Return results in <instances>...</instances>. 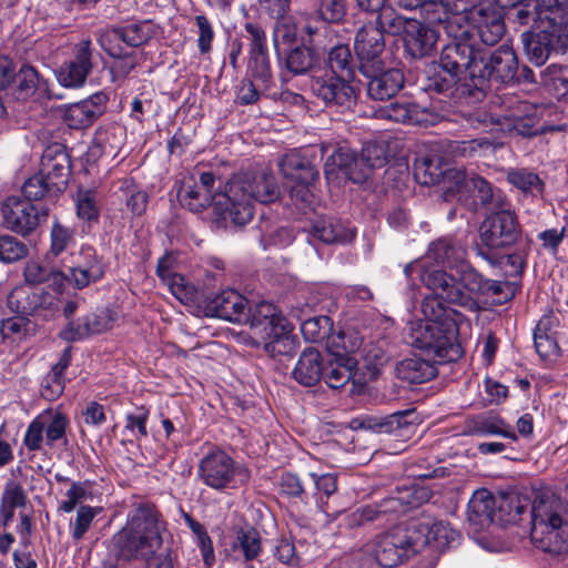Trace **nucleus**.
Segmentation results:
<instances>
[{
  "label": "nucleus",
  "instance_id": "23",
  "mask_svg": "<svg viewBox=\"0 0 568 568\" xmlns=\"http://www.w3.org/2000/svg\"><path fill=\"white\" fill-rule=\"evenodd\" d=\"M368 79L367 93L371 99L384 101L394 98L404 87V74L399 69H385L384 62L374 65L373 71L362 72Z\"/></svg>",
  "mask_w": 568,
  "mask_h": 568
},
{
  "label": "nucleus",
  "instance_id": "37",
  "mask_svg": "<svg viewBox=\"0 0 568 568\" xmlns=\"http://www.w3.org/2000/svg\"><path fill=\"white\" fill-rule=\"evenodd\" d=\"M324 358L315 348L302 352L293 369L294 379L303 386H314L323 376Z\"/></svg>",
  "mask_w": 568,
  "mask_h": 568
},
{
  "label": "nucleus",
  "instance_id": "57",
  "mask_svg": "<svg viewBox=\"0 0 568 568\" xmlns=\"http://www.w3.org/2000/svg\"><path fill=\"white\" fill-rule=\"evenodd\" d=\"M315 485V497L318 507L326 514L329 513L328 499L337 493V477L334 474L316 476L311 474Z\"/></svg>",
  "mask_w": 568,
  "mask_h": 568
},
{
  "label": "nucleus",
  "instance_id": "64",
  "mask_svg": "<svg viewBox=\"0 0 568 568\" xmlns=\"http://www.w3.org/2000/svg\"><path fill=\"white\" fill-rule=\"evenodd\" d=\"M149 419V409L140 406L134 412L125 415V430L130 432L136 440L148 437L146 423Z\"/></svg>",
  "mask_w": 568,
  "mask_h": 568
},
{
  "label": "nucleus",
  "instance_id": "39",
  "mask_svg": "<svg viewBox=\"0 0 568 568\" xmlns=\"http://www.w3.org/2000/svg\"><path fill=\"white\" fill-rule=\"evenodd\" d=\"M435 362L433 358L426 359L417 356L405 358L396 364V376L412 384L425 383L437 375Z\"/></svg>",
  "mask_w": 568,
  "mask_h": 568
},
{
  "label": "nucleus",
  "instance_id": "58",
  "mask_svg": "<svg viewBox=\"0 0 568 568\" xmlns=\"http://www.w3.org/2000/svg\"><path fill=\"white\" fill-rule=\"evenodd\" d=\"M315 13L324 22L338 23L347 11L346 0H315Z\"/></svg>",
  "mask_w": 568,
  "mask_h": 568
},
{
  "label": "nucleus",
  "instance_id": "61",
  "mask_svg": "<svg viewBox=\"0 0 568 568\" xmlns=\"http://www.w3.org/2000/svg\"><path fill=\"white\" fill-rule=\"evenodd\" d=\"M97 119L94 111L84 101L70 105L65 112V121L73 129L87 128Z\"/></svg>",
  "mask_w": 568,
  "mask_h": 568
},
{
  "label": "nucleus",
  "instance_id": "43",
  "mask_svg": "<svg viewBox=\"0 0 568 568\" xmlns=\"http://www.w3.org/2000/svg\"><path fill=\"white\" fill-rule=\"evenodd\" d=\"M496 141L489 138H476L467 141L447 140L443 143L445 152L452 158H471L485 155L495 150Z\"/></svg>",
  "mask_w": 568,
  "mask_h": 568
},
{
  "label": "nucleus",
  "instance_id": "47",
  "mask_svg": "<svg viewBox=\"0 0 568 568\" xmlns=\"http://www.w3.org/2000/svg\"><path fill=\"white\" fill-rule=\"evenodd\" d=\"M16 85L11 88V95L18 101H26L33 97L40 84V74L29 65L23 64L17 70Z\"/></svg>",
  "mask_w": 568,
  "mask_h": 568
},
{
  "label": "nucleus",
  "instance_id": "11",
  "mask_svg": "<svg viewBox=\"0 0 568 568\" xmlns=\"http://www.w3.org/2000/svg\"><path fill=\"white\" fill-rule=\"evenodd\" d=\"M153 36L148 21L131 23L106 30L100 36L99 42L102 49L112 58L128 59L131 54L122 45L136 48L148 42Z\"/></svg>",
  "mask_w": 568,
  "mask_h": 568
},
{
  "label": "nucleus",
  "instance_id": "17",
  "mask_svg": "<svg viewBox=\"0 0 568 568\" xmlns=\"http://www.w3.org/2000/svg\"><path fill=\"white\" fill-rule=\"evenodd\" d=\"M469 13L481 42L486 45L497 44L506 31L500 10L490 2H480L471 6Z\"/></svg>",
  "mask_w": 568,
  "mask_h": 568
},
{
  "label": "nucleus",
  "instance_id": "3",
  "mask_svg": "<svg viewBox=\"0 0 568 568\" xmlns=\"http://www.w3.org/2000/svg\"><path fill=\"white\" fill-rule=\"evenodd\" d=\"M530 538L540 550L554 555L568 551V523L556 500L537 499L531 506Z\"/></svg>",
  "mask_w": 568,
  "mask_h": 568
},
{
  "label": "nucleus",
  "instance_id": "13",
  "mask_svg": "<svg viewBox=\"0 0 568 568\" xmlns=\"http://www.w3.org/2000/svg\"><path fill=\"white\" fill-rule=\"evenodd\" d=\"M467 121L470 126L487 132L503 131L523 136H532L539 132L537 118L528 113L525 115L511 113L503 118H496L487 112L478 111L470 114Z\"/></svg>",
  "mask_w": 568,
  "mask_h": 568
},
{
  "label": "nucleus",
  "instance_id": "53",
  "mask_svg": "<svg viewBox=\"0 0 568 568\" xmlns=\"http://www.w3.org/2000/svg\"><path fill=\"white\" fill-rule=\"evenodd\" d=\"M22 193L28 202L31 203V201L53 199L62 192L54 190L51 186V182L39 171L23 183Z\"/></svg>",
  "mask_w": 568,
  "mask_h": 568
},
{
  "label": "nucleus",
  "instance_id": "41",
  "mask_svg": "<svg viewBox=\"0 0 568 568\" xmlns=\"http://www.w3.org/2000/svg\"><path fill=\"white\" fill-rule=\"evenodd\" d=\"M397 504V499L387 498L381 504L361 506L344 516L345 525L348 528H356L379 520L387 513L396 511Z\"/></svg>",
  "mask_w": 568,
  "mask_h": 568
},
{
  "label": "nucleus",
  "instance_id": "33",
  "mask_svg": "<svg viewBox=\"0 0 568 568\" xmlns=\"http://www.w3.org/2000/svg\"><path fill=\"white\" fill-rule=\"evenodd\" d=\"M224 192L219 194H211L203 189H200L194 176H186L182 180L181 186L178 191V196L181 204L187 207L192 212H201L211 204L214 205V210L217 215L221 216V212L217 209L216 202Z\"/></svg>",
  "mask_w": 568,
  "mask_h": 568
},
{
  "label": "nucleus",
  "instance_id": "18",
  "mask_svg": "<svg viewBox=\"0 0 568 568\" xmlns=\"http://www.w3.org/2000/svg\"><path fill=\"white\" fill-rule=\"evenodd\" d=\"M354 48L361 61L359 71L371 72L374 65L384 62V34L373 23L364 24L356 33Z\"/></svg>",
  "mask_w": 568,
  "mask_h": 568
},
{
  "label": "nucleus",
  "instance_id": "24",
  "mask_svg": "<svg viewBox=\"0 0 568 568\" xmlns=\"http://www.w3.org/2000/svg\"><path fill=\"white\" fill-rule=\"evenodd\" d=\"M402 39L405 51L413 59H423L435 51L439 32L430 24L413 19Z\"/></svg>",
  "mask_w": 568,
  "mask_h": 568
},
{
  "label": "nucleus",
  "instance_id": "21",
  "mask_svg": "<svg viewBox=\"0 0 568 568\" xmlns=\"http://www.w3.org/2000/svg\"><path fill=\"white\" fill-rule=\"evenodd\" d=\"M92 69L91 41L85 39L75 45L73 59L61 65L57 78L65 88H79L84 84Z\"/></svg>",
  "mask_w": 568,
  "mask_h": 568
},
{
  "label": "nucleus",
  "instance_id": "5",
  "mask_svg": "<svg viewBox=\"0 0 568 568\" xmlns=\"http://www.w3.org/2000/svg\"><path fill=\"white\" fill-rule=\"evenodd\" d=\"M523 235L521 225L518 216L510 209L509 203L488 214L479 226L478 255L493 262L489 252L507 250L516 245Z\"/></svg>",
  "mask_w": 568,
  "mask_h": 568
},
{
  "label": "nucleus",
  "instance_id": "15",
  "mask_svg": "<svg viewBox=\"0 0 568 568\" xmlns=\"http://www.w3.org/2000/svg\"><path fill=\"white\" fill-rule=\"evenodd\" d=\"M197 475L206 486L215 490L226 489L235 479V462L224 450L214 449L200 460Z\"/></svg>",
  "mask_w": 568,
  "mask_h": 568
},
{
  "label": "nucleus",
  "instance_id": "4",
  "mask_svg": "<svg viewBox=\"0 0 568 568\" xmlns=\"http://www.w3.org/2000/svg\"><path fill=\"white\" fill-rule=\"evenodd\" d=\"M481 48L473 42H448L440 51L439 67L444 75L435 80L434 85L438 92H445L457 82L469 79L474 85Z\"/></svg>",
  "mask_w": 568,
  "mask_h": 568
},
{
  "label": "nucleus",
  "instance_id": "14",
  "mask_svg": "<svg viewBox=\"0 0 568 568\" xmlns=\"http://www.w3.org/2000/svg\"><path fill=\"white\" fill-rule=\"evenodd\" d=\"M3 220L11 231L28 235L47 222L49 210L37 207L28 201L9 197L2 206Z\"/></svg>",
  "mask_w": 568,
  "mask_h": 568
},
{
  "label": "nucleus",
  "instance_id": "46",
  "mask_svg": "<svg viewBox=\"0 0 568 568\" xmlns=\"http://www.w3.org/2000/svg\"><path fill=\"white\" fill-rule=\"evenodd\" d=\"M454 272L456 273L458 284L460 285L464 295L470 300H476L475 296L483 294V290L486 285V278H484V276L469 263L464 261L457 264Z\"/></svg>",
  "mask_w": 568,
  "mask_h": 568
},
{
  "label": "nucleus",
  "instance_id": "40",
  "mask_svg": "<svg viewBox=\"0 0 568 568\" xmlns=\"http://www.w3.org/2000/svg\"><path fill=\"white\" fill-rule=\"evenodd\" d=\"M471 6H467L465 11L445 10L446 17L437 20L444 23V29L450 39L449 42H473L474 24L470 21Z\"/></svg>",
  "mask_w": 568,
  "mask_h": 568
},
{
  "label": "nucleus",
  "instance_id": "10",
  "mask_svg": "<svg viewBox=\"0 0 568 568\" xmlns=\"http://www.w3.org/2000/svg\"><path fill=\"white\" fill-rule=\"evenodd\" d=\"M244 321H248L253 335L265 343L266 349L290 332L287 320L268 302L256 304Z\"/></svg>",
  "mask_w": 568,
  "mask_h": 568
},
{
  "label": "nucleus",
  "instance_id": "56",
  "mask_svg": "<svg viewBox=\"0 0 568 568\" xmlns=\"http://www.w3.org/2000/svg\"><path fill=\"white\" fill-rule=\"evenodd\" d=\"M459 531L443 521L435 523L428 529L426 542H434L438 549L450 548L458 544Z\"/></svg>",
  "mask_w": 568,
  "mask_h": 568
},
{
  "label": "nucleus",
  "instance_id": "16",
  "mask_svg": "<svg viewBox=\"0 0 568 568\" xmlns=\"http://www.w3.org/2000/svg\"><path fill=\"white\" fill-rule=\"evenodd\" d=\"M465 250L454 244L452 241L446 239H440L436 242H433L426 254L409 264H407L404 268L406 276H410L412 273H415V270H420L426 266V268H443L449 267L450 270H455L457 264L465 261Z\"/></svg>",
  "mask_w": 568,
  "mask_h": 568
},
{
  "label": "nucleus",
  "instance_id": "45",
  "mask_svg": "<svg viewBox=\"0 0 568 568\" xmlns=\"http://www.w3.org/2000/svg\"><path fill=\"white\" fill-rule=\"evenodd\" d=\"M379 115L381 118L404 124H420L425 120L424 113L419 108L407 100L385 105L381 109Z\"/></svg>",
  "mask_w": 568,
  "mask_h": 568
},
{
  "label": "nucleus",
  "instance_id": "20",
  "mask_svg": "<svg viewBox=\"0 0 568 568\" xmlns=\"http://www.w3.org/2000/svg\"><path fill=\"white\" fill-rule=\"evenodd\" d=\"M338 172H342L354 183L364 182L371 174L359 154L346 148L334 151L324 165V174L328 181L336 179Z\"/></svg>",
  "mask_w": 568,
  "mask_h": 568
},
{
  "label": "nucleus",
  "instance_id": "29",
  "mask_svg": "<svg viewBox=\"0 0 568 568\" xmlns=\"http://www.w3.org/2000/svg\"><path fill=\"white\" fill-rule=\"evenodd\" d=\"M539 30L538 26L531 24L529 30L521 33L525 53L529 61L537 67H541L546 63L557 43L568 44L565 38L549 32L546 29L545 32H539Z\"/></svg>",
  "mask_w": 568,
  "mask_h": 568
},
{
  "label": "nucleus",
  "instance_id": "42",
  "mask_svg": "<svg viewBox=\"0 0 568 568\" xmlns=\"http://www.w3.org/2000/svg\"><path fill=\"white\" fill-rule=\"evenodd\" d=\"M467 192L473 195L475 203L491 211L508 203L499 190H495L487 180L478 175L469 176Z\"/></svg>",
  "mask_w": 568,
  "mask_h": 568
},
{
  "label": "nucleus",
  "instance_id": "25",
  "mask_svg": "<svg viewBox=\"0 0 568 568\" xmlns=\"http://www.w3.org/2000/svg\"><path fill=\"white\" fill-rule=\"evenodd\" d=\"M70 169L69 155L62 144L55 143L44 149L39 171L51 182L54 190H65Z\"/></svg>",
  "mask_w": 568,
  "mask_h": 568
},
{
  "label": "nucleus",
  "instance_id": "52",
  "mask_svg": "<svg viewBox=\"0 0 568 568\" xmlns=\"http://www.w3.org/2000/svg\"><path fill=\"white\" fill-rule=\"evenodd\" d=\"M529 506V500L517 493L501 495L497 505L498 514L500 515L499 520L516 523Z\"/></svg>",
  "mask_w": 568,
  "mask_h": 568
},
{
  "label": "nucleus",
  "instance_id": "35",
  "mask_svg": "<svg viewBox=\"0 0 568 568\" xmlns=\"http://www.w3.org/2000/svg\"><path fill=\"white\" fill-rule=\"evenodd\" d=\"M433 162L429 160L423 161L419 169H425V173L429 175L428 180H425V184H440L443 183V192L446 199L462 193L465 189L467 191V183L469 176L465 172L456 169L437 170L430 171Z\"/></svg>",
  "mask_w": 568,
  "mask_h": 568
},
{
  "label": "nucleus",
  "instance_id": "50",
  "mask_svg": "<svg viewBox=\"0 0 568 568\" xmlns=\"http://www.w3.org/2000/svg\"><path fill=\"white\" fill-rule=\"evenodd\" d=\"M246 74L256 82H261V88H271L273 75L267 50L250 52Z\"/></svg>",
  "mask_w": 568,
  "mask_h": 568
},
{
  "label": "nucleus",
  "instance_id": "27",
  "mask_svg": "<svg viewBox=\"0 0 568 568\" xmlns=\"http://www.w3.org/2000/svg\"><path fill=\"white\" fill-rule=\"evenodd\" d=\"M535 24L539 32L546 29L568 42V0H537Z\"/></svg>",
  "mask_w": 568,
  "mask_h": 568
},
{
  "label": "nucleus",
  "instance_id": "55",
  "mask_svg": "<svg viewBox=\"0 0 568 568\" xmlns=\"http://www.w3.org/2000/svg\"><path fill=\"white\" fill-rule=\"evenodd\" d=\"M120 191L126 196L125 205L133 216H141L145 213L149 195L145 191L138 187L131 179H125Z\"/></svg>",
  "mask_w": 568,
  "mask_h": 568
},
{
  "label": "nucleus",
  "instance_id": "31",
  "mask_svg": "<svg viewBox=\"0 0 568 568\" xmlns=\"http://www.w3.org/2000/svg\"><path fill=\"white\" fill-rule=\"evenodd\" d=\"M115 317L110 310H102L70 322L61 333L62 337L69 341L82 339L93 334H100L112 327Z\"/></svg>",
  "mask_w": 568,
  "mask_h": 568
},
{
  "label": "nucleus",
  "instance_id": "60",
  "mask_svg": "<svg viewBox=\"0 0 568 568\" xmlns=\"http://www.w3.org/2000/svg\"><path fill=\"white\" fill-rule=\"evenodd\" d=\"M101 509L91 506H80L74 520L70 521V532L74 541H80L90 529L95 516Z\"/></svg>",
  "mask_w": 568,
  "mask_h": 568
},
{
  "label": "nucleus",
  "instance_id": "34",
  "mask_svg": "<svg viewBox=\"0 0 568 568\" xmlns=\"http://www.w3.org/2000/svg\"><path fill=\"white\" fill-rule=\"evenodd\" d=\"M356 365V359L348 355H329L324 359L322 378L331 388H342L353 377Z\"/></svg>",
  "mask_w": 568,
  "mask_h": 568
},
{
  "label": "nucleus",
  "instance_id": "19",
  "mask_svg": "<svg viewBox=\"0 0 568 568\" xmlns=\"http://www.w3.org/2000/svg\"><path fill=\"white\" fill-rule=\"evenodd\" d=\"M316 148L311 146L302 151L285 154L280 161V170L285 178L301 184L313 185L320 178L316 163Z\"/></svg>",
  "mask_w": 568,
  "mask_h": 568
},
{
  "label": "nucleus",
  "instance_id": "28",
  "mask_svg": "<svg viewBox=\"0 0 568 568\" xmlns=\"http://www.w3.org/2000/svg\"><path fill=\"white\" fill-rule=\"evenodd\" d=\"M206 313L225 321L240 323L250 312L247 300L234 290H225L210 298Z\"/></svg>",
  "mask_w": 568,
  "mask_h": 568
},
{
  "label": "nucleus",
  "instance_id": "26",
  "mask_svg": "<svg viewBox=\"0 0 568 568\" xmlns=\"http://www.w3.org/2000/svg\"><path fill=\"white\" fill-rule=\"evenodd\" d=\"M105 274V264L91 246L81 247L77 261L69 271L70 283L81 290L100 281Z\"/></svg>",
  "mask_w": 568,
  "mask_h": 568
},
{
  "label": "nucleus",
  "instance_id": "1",
  "mask_svg": "<svg viewBox=\"0 0 568 568\" xmlns=\"http://www.w3.org/2000/svg\"><path fill=\"white\" fill-rule=\"evenodd\" d=\"M280 189L273 174L264 171L232 176L216 202L226 226L242 227L254 215V202L270 203L278 199Z\"/></svg>",
  "mask_w": 568,
  "mask_h": 568
},
{
  "label": "nucleus",
  "instance_id": "59",
  "mask_svg": "<svg viewBox=\"0 0 568 568\" xmlns=\"http://www.w3.org/2000/svg\"><path fill=\"white\" fill-rule=\"evenodd\" d=\"M332 329V320L328 316L311 317L301 324V333L311 343L325 339Z\"/></svg>",
  "mask_w": 568,
  "mask_h": 568
},
{
  "label": "nucleus",
  "instance_id": "6",
  "mask_svg": "<svg viewBox=\"0 0 568 568\" xmlns=\"http://www.w3.org/2000/svg\"><path fill=\"white\" fill-rule=\"evenodd\" d=\"M458 327L454 320L420 322L412 331L413 344L437 363L453 362L460 356Z\"/></svg>",
  "mask_w": 568,
  "mask_h": 568
},
{
  "label": "nucleus",
  "instance_id": "44",
  "mask_svg": "<svg viewBox=\"0 0 568 568\" xmlns=\"http://www.w3.org/2000/svg\"><path fill=\"white\" fill-rule=\"evenodd\" d=\"M506 180L520 192L531 196H541L546 187L540 176L527 168H509L506 171Z\"/></svg>",
  "mask_w": 568,
  "mask_h": 568
},
{
  "label": "nucleus",
  "instance_id": "54",
  "mask_svg": "<svg viewBox=\"0 0 568 568\" xmlns=\"http://www.w3.org/2000/svg\"><path fill=\"white\" fill-rule=\"evenodd\" d=\"M473 433L480 436L497 435L513 440L517 439V435L511 426L497 415L476 419Z\"/></svg>",
  "mask_w": 568,
  "mask_h": 568
},
{
  "label": "nucleus",
  "instance_id": "22",
  "mask_svg": "<svg viewBox=\"0 0 568 568\" xmlns=\"http://www.w3.org/2000/svg\"><path fill=\"white\" fill-rule=\"evenodd\" d=\"M7 304L13 313L26 316L40 308H58L55 297L29 284L14 287L7 298Z\"/></svg>",
  "mask_w": 568,
  "mask_h": 568
},
{
  "label": "nucleus",
  "instance_id": "36",
  "mask_svg": "<svg viewBox=\"0 0 568 568\" xmlns=\"http://www.w3.org/2000/svg\"><path fill=\"white\" fill-rule=\"evenodd\" d=\"M496 500L486 489L476 490L468 501L467 520L475 529L484 528L494 521Z\"/></svg>",
  "mask_w": 568,
  "mask_h": 568
},
{
  "label": "nucleus",
  "instance_id": "38",
  "mask_svg": "<svg viewBox=\"0 0 568 568\" xmlns=\"http://www.w3.org/2000/svg\"><path fill=\"white\" fill-rule=\"evenodd\" d=\"M310 234L325 244L347 243L355 237V232L339 220L321 217L310 229Z\"/></svg>",
  "mask_w": 568,
  "mask_h": 568
},
{
  "label": "nucleus",
  "instance_id": "32",
  "mask_svg": "<svg viewBox=\"0 0 568 568\" xmlns=\"http://www.w3.org/2000/svg\"><path fill=\"white\" fill-rule=\"evenodd\" d=\"M231 551L236 560L252 561L262 552V537L252 525L235 527Z\"/></svg>",
  "mask_w": 568,
  "mask_h": 568
},
{
  "label": "nucleus",
  "instance_id": "2",
  "mask_svg": "<svg viewBox=\"0 0 568 568\" xmlns=\"http://www.w3.org/2000/svg\"><path fill=\"white\" fill-rule=\"evenodd\" d=\"M165 524L158 509L141 504L130 511L125 526L113 536V546L122 559L150 560L162 546Z\"/></svg>",
  "mask_w": 568,
  "mask_h": 568
},
{
  "label": "nucleus",
  "instance_id": "48",
  "mask_svg": "<svg viewBox=\"0 0 568 568\" xmlns=\"http://www.w3.org/2000/svg\"><path fill=\"white\" fill-rule=\"evenodd\" d=\"M328 68L331 75L343 77L353 80L355 77V63L348 45H336L328 53Z\"/></svg>",
  "mask_w": 568,
  "mask_h": 568
},
{
  "label": "nucleus",
  "instance_id": "8",
  "mask_svg": "<svg viewBox=\"0 0 568 568\" xmlns=\"http://www.w3.org/2000/svg\"><path fill=\"white\" fill-rule=\"evenodd\" d=\"M517 70L518 60L511 47L503 44L493 52L483 49L474 87L485 90L490 82L511 83L517 79Z\"/></svg>",
  "mask_w": 568,
  "mask_h": 568
},
{
  "label": "nucleus",
  "instance_id": "49",
  "mask_svg": "<svg viewBox=\"0 0 568 568\" xmlns=\"http://www.w3.org/2000/svg\"><path fill=\"white\" fill-rule=\"evenodd\" d=\"M317 63L316 52L307 47H297L291 50L285 60L286 69L296 75L312 71Z\"/></svg>",
  "mask_w": 568,
  "mask_h": 568
},
{
  "label": "nucleus",
  "instance_id": "7",
  "mask_svg": "<svg viewBox=\"0 0 568 568\" xmlns=\"http://www.w3.org/2000/svg\"><path fill=\"white\" fill-rule=\"evenodd\" d=\"M417 544L410 529L396 527L363 545L361 551L369 562H376L384 568H394L416 551Z\"/></svg>",
  "mask_w": 568,
  "mask_h": 568
},
{
  "label": "nucleus",
  "instance_id": "30",
  "mask_svg": "<svg viewBox=\"0 0 568 568\" xmlns=\"http://www.w3.org/2000/svg\"><path fill=\"white\" fill-rule=\"evenodd\" d=\"M412 415V410L396 412L384 417L367 415L354 418L351 422V426L354 429H371L377 433L403 436L414 427L412 420L408 419Z\"/></svg>",
  "mask_w": 568,
  "mask_h": 568
},
{
  "label": "nucleus",
  "instance_id": "12",
  "mask_svg": "<svg viewBox=\"0 0 568 568\" xmlns=\"http://www.w3.org/2000/svg\"><path fill=\"white\" fill-rule=\"evenodd\" d=\"M352 81L326 73L322 77H312L310 89L326 106L349 110L356 103V90Z\"/></svg>",
  "mask_w": 568,
  "mask_h": 568
},
{
  "label": "nucleus",
  "instance_id": "51",
  "mask_svg": "<svg viewBox=\"0 0 568 568\" xmlns=\"http://www.w3.org/2000/svg\"><path fill=\"white\" fill-rule=\"evenodd\" d=\"M413 19H407L396 12L392 6H386L383 10L377 13L375 27L382 31L392 36H404Z\"/></svg>",
  "mask_w": 568,
  "mask_h": 568
},
{
  "label": "nucleus",
  "instance_id": "9",
  "mask_svg": "<svg viewBox=\"0 0 568 568\" xmlns=\"http://www.w3.org/2000/svg\"><path fill=\"white\" fill-rule=\"evenodd\" d=\"M415 272L418 273L422 283L434 292L435 296L470 312L479 310L477 300H470L463 294L455 272L448 274L443 268H426V266L415 270Z\"/></svg>",
  "mask_w": 568,
  "mask_h": 568
},
{
  "label": "nucleus",
  "instance_id": "63",
  "mask_svg": "<svg viewBox=\"0 0 568 568\" xmlns=\"http://www.w3.org/2000/svg\"><path fill=\"white\" fill-rule=\"evenodd\" d=\"M77 214L80 219L95 221L99 216L97 193L92 190H79L77 193Z\"/></svg>",
  "mask_w": 568,
  "mask_h": 568
},
{
  "label": "nucleus",
  "instance_id": "62",
  "mask_svg": "<svg viewBox=\"0 0 568 568\" xmlns=\"http://www.w3.org/2000/svg\"><path fill=\"white\" fill-rule=\"evenodd\" d=\"M28 255V247L11 235L0 236V261L12 263L24 258Z\"/></svg>",
  "mask_w": 568,
  "mask_h": 568
}]
</instances>
